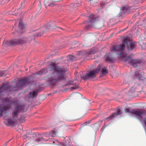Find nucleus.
<instances>
[{"label":"nucleus","mask_w":146,"mask_h":146,"mask_svg":"<svg viewBox=\"0 0 146 146\" xmlns=\"http://www.w3.org/2000/svg\"><path fill=\"white\" fill-rule=\"evenodd\" d=\"M106 126H105V125H104L103 127L101 129V131H102V132H103V130H104V129H105V127H106Z\"/></svg>","instance_id":"nucleus-32"},{"label":"nucleus","mask_w":146,"mask_h":146,"mask_svg":"<svg viewBox=\"0 0 146 146\" xmlns=\"http://www.w3.org/2000/svg\"><path fill=\"white\" fill-rule=\"evenodd\" d=\"M100 68V66H98L96 69L90 71L86 74L83 75L82 77L81 76V78H83L84 80L94 78L96 76V74L99 72Z\"/></svg>","instance_id":"nucleus-6"},{"label":"nucleus","mask_w":146,"mask_h":146,"mask_svg":"<svg viewBox=\"0 0 146 146\" xmlns=\"http://www.w3.org/2000/svg\"><path fill=\"white\" fill-rule=\"evenodd\" d=\"M32 38H27L25 37L23 38L19 39H13L10 40H8L4 43L3 42L2 46H11L16 45H22L26 42H29L31 40Z\"/></svg>","instance_id":"nucleus-4"},{"label":"nucleus","mask_w":146,"mask_h":146,"mask_svg":"<svg viewBox=\"0 0 146 146\" xmlns=\"http://www.w3.org/2000/svg\"><path fill=\"white\" fill-rule=\"evenodd\" d=\"M76 86L75 87H72L71 89H75L78 88V85L77 84H75Z\"/></svg>","instance_id":"nucleus-30"},{"label":"nucleus","mask_w":146,"mask_h":146,"mask_svg":"<svg viewBox=\"0 0 146 146\" xmlns=\"http://www.w3.org/2000/svg\"><path fill=\"white\" fill-rule=\"evenodd\" d=\"M56 132L53 131H51L49 134L47 133H45L42 135V137L36 139V141L37 142H39L41 140L44 141H47L49 140L50 141H51L50 139H49L50 138V137H54L56 136Z\"/></svg>","instance_id":"nucleus-7"},{"label":"nucleus","mask_w":146,"mask_h":146,"mask_svg":"<svg viewBox=\"0 0 146 146\" xmlns=\"http://www.w3.org/2000/svg\"><path fill=\"white\" fill-rule=\"evenodd\" d=\"M143 70L136 71L134 73L135 77L138 79L140 80H143Z\"/></svg>","instance_id":"nucleus-14"},{"label":"nucleus","mask_w":146,"mask_h":146,"mask_svg":"<svg viewBox=\"0 0 146 146\" xmlns=\"http://www.w3.org/2000/svg\"><path fill=\"white\" fill-rule=\"evenodd\" d=\"M106 126H105V125H104L103 127L101 129V131H102V132H103V130H104V129H105V127H106Z\"/></svg>","instance_id":"nucleus-33"},{"label":"nucleus","mask_w":146,"mask_h":146,"mask_svg":"<svg viewBox=\"0 0 146 146\" xmlns=\"http://www.w3.org/2000/svg\"><path fill=\"white\" fill-rule=\"evenodd\" d=\"M79 94V95H81V94Z\"/></svg>","instance_id":"nucleus-39"},{"label":"nucleus","mask_w":146,"mask_h":146,"mask_svg":"<svg viewBox=\"0 0 146 146\" xmlns=\"http://www.w3.org/2000/svg\"><path fill=\"white\" fill-rule=\"evenodd\" d=\"M128 11V9L125 6L123 7L120 9V11L118 15V16L121 17L123 15L127 14Z\"/></svg>","instance_id":"nucleus-17"},{"label":"nucleus","mask_w":146,"mask_h":146,"mask_svg":"<svg viewBox=\"0 0 146 146\" xmlns=\"http://www.w3.org/2000/svg\"><path fill=\"white\" fill-rule=\"evenodd\" d=\"M79 4L76 3H72L70 5V6L72 8H75L76 7L79 6Z\"/></svg>","instance_id":"nucleus-23"},{"label":"nucleus","mask_w":146,"mask_h":146,"mask_svg":"<svg viewBox=\"0 0 146 146\" xmlns=\"http://www.w3.org/2000/svg\"><path fill=\"white\" fill-rule=\"evenodd\" d=\"M56 27L55 26L54 24L52 23H50L45 26L44 29L45 31H43L42 33H36V34L34 35L35 36H41L43 34L48 31V30L50 29H55Z\"/></svg>","instance_id":"nucleus-9"},{"label":"nucleus","mask_w":146,"mask_h":146,"mask_svg":"<svg viewBox=\"0 0 146 146\" xmlns=\"http://www.w3.org/2000/svg\"><path fill=\"white\" fill-rule=\"evenodd\" d=\"M3 92L5 93V92H3V90H2V89H1V90H0V97L3 95Z\"/></svg>","instance_id":"nucleus-31"},{"label":"nucleus","mask_w":146,"mask_h":146,"mask_svg":"<svg viewBox=\"0 0 146 146\" xmlns=\"http://www.w3.org/2000/svg\"><path fill=\"white\" fill-rule=\"evenodd\" d=\"M25 108L24 105H17L10 114L9 117L5 119V123L8 126H13L16 124L20 119L19 113L24 110Z\"/></svg>","instance_id":"nucleus-3"},{"label":"nucleus","mask_w":146,"mask_h":146,"mask_svg":"<svg viewBox=\"0 0 146 146\" xmlns=\"http://www.w3.org/2000/svg\"><path fill=\"white\" fill-rule=\"evenodd\" d=\"M90 121H89L88 123H87V122H85L84 123V125H87V124L90 123Z\"/></svg>","instance_id":"nucleus-34"},{"label":"nucleus","mask_w":146,"mask_h":146,"mask_svg":"<svg viewBox=\"0 0 146 146\" xmlns=\"http://www.w3.org/2000/svg\"><path fill=\"white\" fill-rule=\"evenodd\" d=\"M75 58V57L70 55H69L67 56V60L69 61H73L74 60Z\"/></svg>","instance_id":"nucleus-22"},{"label":"nucleus","mask_w":146,"mask_h":146,"mask_svg":"<svg viewBox=\"0 0 146 146\" xmlns=\"http://www.w3.org/2000/svg\"><path fill=\"white\" fill-rule=\"evenodd\" d=\"M67 84L68 85H74V81H70L68 82Z\"/></svg>","instance_id":"nucleus-27"},{"label":"nucleus","mask_w":146,"mask_h":146,"mask_svg":"<svg viewBox=\"0 0 146 146\" xmlns=\"http://www.w3.org/2000/svg\"><path fill=\"white\" fill-rule=\"evenodd\" d=\"M9 109V107L3 104H0V117L6 113Z\"/></svg>","instance_id":"nucleus-11"},{"label":"nucleus","mask_w":146,"mask_h":146,"mask_svg":"<svg viewBox=\"0 0 146 146\" xmlns=\"http://www.w3.org/2000/svg\"><path fill=\"white\" fill-rule=\"evenodd\" d=\"M24 138H25L26 139V136H25L24 137Z\"/></svg>","instance_id":"nucleus-38"},{"label":"nucleus","mask_w":146,"mask_h":146,"mask_svg":"<svg viewBox=\"0 0 146 146\" xmlns=\"http://www.w3.org/2000/svg\"><path fill=\"white\" fill-rule=\"evenodd\" d=\"M47 72V70L46 68H44L41 70L38 71L37 73L35 74L36 75H40L42 74L46 73Z\"/></svg>","instance_id":"nucleus-20"},{"label":"nucleus","mask_w":146,"mask_h":146,"mask_svg":"<svg viewBox=\"0 0 146 146\" xmlns=\"http://www.w3.org/2000/svg\"><path fill=\"white\" fill-rule=\"evenodd\" d=\"M52 141L53 144L59 145L61 146H71L68 144H66L64 143H60L58 142L57 140H56L55 141L54 140H52Z\"/></svg>","instance_id":"nucleus-18"},{"label":"nucleus","mask_w":146,"mask_h":146,"mask_svg":"<svg viewBox=\"0 0 146 146\" xmlns=\"http://www.w3.org/2000/svg\"><path fill=\"white\" fill-rule=\"evenodd\" d=\"M102 72L103 76H105L107 73V71L106 68L104 67L102 68Z\"/></svg>","instance_id":"nucleus-21"},{"label":"nucleus","mask_w":146,"mask_h":146,"mask_svg":"<svg viewBox=\"0 0 146 146\" xmlns=\"http://www.w3.org/2000/svg\"><path fill=\"white\" fill-rule=\"evenodd\" d=\"M48 68L50 70H53V73L47 76L46 80L50 85L55 86L58 82L64 80L65 73L67 69L64 67H60L54 63L51 62Z\"/></svg>","instance_id":"nucleus-1"},{"label":"nucleus","mask_w":146,"mask_h":146,"mask_svg":"<svg viewBox=\"0 0 146 146\" xmlns=\"http://www.w3.org/2000/svg\"><path fill=\"white\" fill-rule=\"evenodd\" d=\"M135 88H134L133 87H132L131 88V90L130 91V92L131 93H132L133 92H134L135 91Z\"/></svg>","instance_id":"nucleus-29"},{"label":"nucleus","mask_w":146,"mask_h":146,"mask_svg":"<svg viewBox=\"0 0 146 146\" xmlns=\"http://www.w3.org/2000/svg\"><path fill=\"white\" fill-rule=\"evenodd\" d=\"M104 4H105V3H101V4H100V6L101 7H103V6L104 5Z\"/></svg>","instance_id":"nucleus-35"},{"label":"nucleus","mask_w":146,"mask_h":146,"mask_svg":"<svg viewBox=\"0 0 146 146\" xmlns=\"http://www.w3.org/2000/svg\"><path fill=\"white\" fill-rule=\"evenodd\" d=\"M56 1H50L49 3L48 4V6L51 7H53L56 5Z\"/></svg>","instance_id":"nucleus-24"},{"label":"nucleus","mask_w":146,"mask_h":146,"mask_svg":"<svg viewBox=\"0 0 146 146\" xmlns=\"http://www.w3.org/2000/svg\"><path fill=\"white\" fill-rule=\"evenodd\" d=\"M97 50L96 48H93L90 50H88L86 51H84V52H81L80 53H78L77 54V56H79L80 54H82L83 53L85 54V55L89 56L91 54H94L96 52Z\"/></svg>","instance_id":"nucleus-13"},{"label":"nucleus","mask_w":146,"mask_h":146,"mask_svg":"<svg viewBox=\"0 0 146 146\" xmlns=\"http://www.w3.org/2000/svg\"><path fill=\"white\" fill-rule=\"evenodd\" d=\"M125 61H128L129 63L134 67H137L140 64L139 61L136 60L131 59V57L128 56L125 60Z\"/></svg>","instance_id":"nucleus-12"},{"label":"nucleus","mask_w":146,"mask_h":146,"mask_svg":"<svg viewBox=\"0 0 146 146\" xmlns=\"http://www.w3.org/2000/svg\"><path fill=\"white\" fill-rule=\"evenodd\" d=\"M33 81V77L29 76L27 78L20 79L18 82L17 83L15 86H11L9 85L8 82H7L3 84L1 86H0V90L2 89L5 93H7L9 92L12 91L14 90V89L15 88H18L17 89L15 90L19 91L21 90L25 86Z\"/></svg>","instance_id":"nucleus-2"},{"label":"nucleus","mask_w":146,"mask_h":146,"mask_svg":"<svg viewBox=\"0 0 146 146\" xmlns=\"http://www.w3.org/2000/svg\"><path fill=\"white\" fill-rule=\"evenodd\" d=\"M39 4H39V8L40 9L41 8V7L40 6V2H39Z\"/></svg>","instance_id":"nucleus-36"},{"label":"nucleus","mask_w":146,"mask_h":146,"mask_svg":"<svg viewBox=\"0 0 146 146\" xmlns=\"http://www.w3.org/2000/svg\"><path fill=\"white\" fill-rule=\"evenodd\" d=\"M89 21L88 23V25L86 27V30H89L94 26V23L96 20L94 15L93 14H90L88 17Z\"/></svg>","instance_id":"nucleus-8"},{"label":"nucleus","mask_w":146,"mask_h":146,"mask_svg":"<svg viewBox=\"0 0 146 146\" xmlns=\"http://www.w3.org/2000/svg\"><path fill=\"white\" fill-rule=\"evenodd\" d=\"M124 42L126 43L127 49L129 50H133L135 47V44L129 40L128 37H127L125 38Z\"/></svg>","instance_id":"nucleus-10"},{"label":"nucleus","mask_w":146,"mask_h":146,"mask_svg":"<svg viewBox=\"0 0 146 146\" xmlns=\"http://www.w3.org/2000/svg\"><path fill=\"white\" fill-rule=\"evenodd\" d=\"M49 3V1L47 0H45L44 1V4L46 7H47L48 4Z\"/></svg>","instance_id":"nucleus-26"},{"label":"nucleus","mask_w":146,"mask_h":146,"mask_svg":"<svg viewBox=\"0 0 146 146\" xmlns=\"http://www.w3.org/2000/svg\"><path fill=\"white\" fill-rule=\"evenodd\" d=\"M5 74L4 71H0V77L2 76Z\"/></svg>","instance_id":"nucleus-28"},{"label":"nucleus","mask_w":146,"mask_h":146,"mask_svg":"<svg viewBox=\"0 0 146 146\" xmlns=\"http://www.w3.org/2000/svg\"><path fill=\"white\" fill-rule=\"evenodd\" d=\"M121 110L120 109H117L116 111V112L112 113L110 116L108 118H105V120H107L108 119H110V120L113 119L117 115H118L121 113Z\"/></svg>","instance_id":"nucleus-15"},{"label":"nucleus","mask_w":146,"mask_h":146,"mask_svg":"<svg viewBox=\"0 0 146 146\" xmlns=\"http://www.w3.org/2000/svg\"><path fill=\"white\" fill-rule=\"evenodd\" d=\"M124 45L123 44L118 45L117 46H113L110 48L111 52L114 51L117 54V57L122 59L124 58L127 55L126 54L124 53Z\"/></svg>","instance_id":"nucleus-5"},{"label":"nucleus","mask_w":146,"mask_h":146,"mask_svg":"<svg viewBox=\"0 0 146 146\" xmlns=\"http://www.w3.org/2000/svg\"><path fill=\"white\" fill-rule=\"evenodd\" d=\"M8 142H6L4 144V145L5 146H6L8 144Z\"/></svg>","instance_id":"nucleus-37"},{"label":"nucleus","mask_w":146,"mask_h":146,"mask_svg":"<svg viewBox=\"0 0 146 146\" xmlns=\"http://www.w3.org/2000/svg\"><path fill=\"white\" fill-rule=\"evenodd\" d=\"M24 118L22 120H23L24 119Z\"/></svg>","instance_id":"nucleus-40"},{"label":"nucleus","mask_w":146,"mask_h":146,"mask_svg":"<svg viewBox=\"0 0 146 146\" xmlns=\"http://www.w3.org/2000/svg\"><path fill=\"white\" fill-rule=\"evenodd\" d=\"M37 93L36 91H33L32 92H30L28 96V98H33L35 97L37 95Z\"/></svg>","instance_id":"nucleus-19"},{"label":"nucleus","mask_w":146,"mask_h":146,"mask_svg":"<svg viewBox=\"0 0 146 146\" xmlns=\"http://www.w3.org/2000/svg\"><path fill=\"white\" fill-rule=\"evenodd\" d=\"M104 58L106 61L110 62H111L113 60H114V58L112 57V55L110 53L106 54L104 56Z\"/></svg>","instance_id":"nucleus-16"},{"label":"nucleus","mask_w":146,"mask_h":146,"mask_svg":"<svg viewBox=\"0 0 146 146\" xmlns=\"http://www.w3.org/2000/svg\"><path fill=\"white\" fill-rule=\"evenodd\" d=\"M24 27V25L23 24L22 22H19V28L21 29L22 30Z\"/></svg>","instance_id":"nucleus-25"},{"label":"nucleus","mask_w":146,"mask_h":146,"mask_svg":"<svg viewBox=\"0 0 146 146\" xmlns=\"http://www.w3.org/2000/svg\"><path fill=\"white\" fill-rule=\"evenodd\" d=\"M100 127V125H99V127Z\"/></svg>","instance_id":"nucleus-41"},{"label":"nucleus","mask_w":146,"mask_h":146,"mask_svg":"<svg viewBox=\"0 0 146 146\" xmlns=\"http://www.w3.org/2000/svg\"><path fill=\"white\" fill-rule=\"evenodd\" d=\"M59 28H60V29H61V28L59 27Z\"/></svg>","instance_id":"nucleus-42"}]
</instances>
